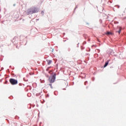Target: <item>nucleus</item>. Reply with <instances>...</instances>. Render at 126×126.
<instances>
[{"mask_svg": "<svg viewBox=\"0 0 126 126\" xmlns=\"http://www.w3.org/2000/svg\"><path fill=\"white\" fill-rule=\"evenodd\" d=\"M56 73H54L53 76L49 78L48 80L50 83H54L55 82V80H56Z\"/></svg>", "mask_w": 126, "mask_h": 126, "instance_id": "obj_1", "label": "nucleus"}, {"mask_svg": "<svg viewBox=\"0 0 126 126\" xmlns=\"http://www.w3.org/2000/svg\"><path fill=\"white\" fill-rule=\"evenodd\" d=\"M9 82L12 85H16L18 83L17 80L14 79L13 78H10L9 79Z\"/></svg>", "mask_w": 126, "mask_h": 126, "instance_id": "obj_2", "label": "nucleus"}, {"mask_svg": "<svg viewBox=\"0 0 126 126\" xmlns=\"http://www.w3.org/2000/svg\"><path fill=\"white\" fill-rule=\"evenodd\" d=\"M26 14L27 15H29V14H33V11L32 10V8L31 7L27 9L26 12Z\"/></svg>", "mask_w": 126, "mask_h": 126, "instance_id": "obj_3", "label": "nucleus"}, {"mask_svg": "<svg viewBox=\"0 0 126 126\" xmlns=\"http://www.w3.org/2000/svg\"><path fill=\"white\" fill-rule=\"evenodd\" d=\"M31 8L33 13H37V12H39V9L38 8L36 7H32Z\"/></svg>", "mask_w": 126, "mask_h": 126, "instance_id": "obj_4", "label": "nucleus"}, {"mask_svg": "<svg viewBox=\"0 0 126 126\" xmlns=\"http://www.w3.org/2000/svg\"><path fill=\"white\" fill-rule=\"evenodd\" d=\"M108 64H109V62H106V63H105V64H104V67H106V66H107V65H108Z\"/></svg>", "mask_w": 126, "mask_h": 126, "instance_id": "obj_5", "label": "nucleus"}, {"mask_svg": "<svg viewBox=\"0 0 126 126\" xmlns=\"http://www.w3.org/2000/svg\"><path fill=\"white\" fill-rule=\"evenodd\" d=\"M116 32H117L118 33H119V34L121 33V28L119 29L118 31H117Z\"/></svg>", "mask_w": 126, "mask_h": 126, "instance_id": "obj_6", "label": "nucleus"}, {"mask_svg": "<svg viewBox=\"0 0 126 126\" xmlns=\"http://www.w3.org/2000/svg\"><path fill=\"white\" fill-rule=\"evenodd\" d=\"M51 63H52V61L48 60V64H51Z\"/></svg>", "mask_w": 126, "mask_h": 126, "instance_id": "obj_7", "label": "nucleus"}, {"mask_svg": "<svg viewBox=\"0 0 126 126\" xmlns=\"http://www.w3.org/2000/svg\"><path fill=\"white\" fill-rule=\"evenodd\" d=\"M107 35H110V34H111V33L110 32H108L107 33Z\"/></svg>", "mask_w": 126, "mask_h": 126, "instance_id": "obj_8", "label": "nucleus"}, {"mask_svg": "<svg viewBox=\"0 0 126 126\" xmlns=\"http://www.w3.org/2000/svg\"><path fill=\"white\" fill-rule=\"evenodd\" d=\"M49 85L51 86V87H52V84H50Z\"/></svg>", "mask_w": 126, "mask_h": 126, "instance_id": "obj_9", "label": "nucleus"}]
</instances>
